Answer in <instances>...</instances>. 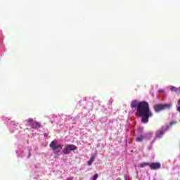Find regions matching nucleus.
I'll return each instance as SVG.
<instances>
[{
  "label": "nucleus",
  "instance_id": "f8f14e48",
  "mask_svg": "<svg viewBox=\"0 0 180 180\" xmlns=\"http://www.w3.org/2000/svg\"><path fill=\"white\" fill-rule=\"evenodd\" d=\"M170 90L171 91H174V92H176V93H179V90L178 89V88H176L175 86H172L170 88Z\"/></svg>",
  "mask_w": 180,
  "mask_h": 180
},
{
  "label": "nucleus",
  "instance_id": "1a4fd4ad",
  "mask_svg": "<svg viewBox=\"0 0 180 180\" xmlns=\"http://www.w3.org/2000/svg\"><path fill=\"white\" fill-rule=\"evenodd\" d=\"M144 139H145L144 136L141 135L140 136L136 138V141H137V143H141V141H143Z\"/></svg>",
  "mask_w": 180,
  "mask_h": 180
},
{
  "label": "nucleus",
  "instance_id": "7ed1b4c3",
  "mask_svg": "<svg viewBox=\"0 0 180 180\" xmlns=\"http://www.w3.org/2000/svg\"><path fill=\"white\" fill-rule=\"evenodd\" d=\"M171 106H172V104H155L153 106V109L156 113H158L160 112H162V110H165L166 109H170Z\"/></svg>",
  "mask_w": 180,
  "mask_h": 180
},
{
  "label": "nucleus",
  "instance_id": "20e7f679",
  "mask_svg": "<svg viewBox=\"0 0 180 180\" xmlns=\"http://www.w3.org/2000/svg\"><path fill=\"white\" fill-rule=\"evenodd\" d=\"M75 150H77V146L75 145H67L63 149V153L65 155H68L70 153H71V151H75Z\"/></svg>",
  "mask_w": 180,
  "mask_h": 180
},
{
  "label": "nucleus",
  "instance_id": "423d86ee",
  "mask_svg": "<svg viewBox=\"0 0 180 180\" xmlns=\"http://www.w3.org/2000/svg\"><path fill=\"white\" fill-rule=\"evenodd\" d=\"M149 167L153 170L160 169L161 168V164L160 162L149 163Z\"/></svg>",
  "mask_w": 180,
  "mask_h": 180
},
{
  "label": "nucleus",
  "instance_id": "f257e3e1",
  "mask_svg": "<svg viewBox=\"0 0 180 180\" xmlns=\"http://www.w3.org/2000/svg\"><path fill=\"white\" fill-rule=\"evenodd\" d=\"M131 109H136L135 115L137 117H142L141 123L147 124L150 117H153L154 114L150 110V104L147 101H140L133 100L131 102Z\"/></svg>",
  "mask_w": 180,
  "mask_h": 180
},
{
  "label": "nucleus",
  "instance_id": "ddd939ff",
  "mask_svg": "<svg viewBox=\"0 0 180 180\" xmlns=\"http://www.w3.org/2000/svg\"><path fill=\"white\" fill-rule=\"evenodd\" d=\"M176 109H177V112H179L180 113V98L177 101Z\"/></svg>",
  "mask_w": 180,
  "mask_h": 180
},
{
  "label": "nucleus",
  "instance_id": "9b49d317",
  "mask_svg": "<svg viewBox=\"0 0 180 180\" xmlns=\"http://www.w3.org/2000/svg\"><path fill=\"white\" fill-rule=\"evenodd\" d=\"M174 124H176V121H172V122H170L169 126H167L165 130L169 129L171 126H174Z\"/></svg>",
  "mask_w": 180,
  "mask_h": 180
},
{
  "label": "nucleus",
  "instance_id": "2eb2a0df",
  "mask_svg": "<svg viewBox=\"0 0 180 180\" xmlns=\"http://www.w3.org/2000/svg\"><path fill=\"white\" fill-rule=\"evenodd\" d=\"M124 179H125V180H130V178H129V176L125 175V176H124Z\"/></svg>",
  "mask_w": 180,
  "mask_h": 180
},
{
  "label": "nucleus",
  "instance_id": "4468645a",
  "mask_svg": "<svg viewBox=\"0 0 180 180\" xmlns=\"http://www.w3.org/2000/svg\"><path fill=\"white\" fill-rule=\"evenodd\" d=\"M98 174H94V176H93V180L98 179Z\"/></svg>",
  "mask_w": 180,
  "mask_h": 180
},
{
  "label": "nucleus",
  "instance_id": "6e6552de",
  "mask_svg": "<svg viewBox=\"0 0 180 180\" xmlns=\"http://www.w3.org/2000/svg\"><path fill=\"white\" fill-rule=\"evenodd\" d=\"M150 162H141L139 165V168H144L145 167H149Z\"/></svg>",
  "mask_w": 180,
  "mask_h": 180
},
{
  "label": "nucleus",
  "instance_id": "9d476101",
  "mask_svg": "<svg viewBox=\"0 0 180 180\" xmlns=\"http://www.w3.org/2000/svg\"><path fill=\"white\" fill-rule=\"evenodd\" d=\"M95 161V156L92 155L90 160L87 161V165H92V163Z\"/></svg>",
  "mask_w": 180,
  "mask_h": 180
},
{
  "label": "nucleus",
  "instance_id": "39448f33",
  "mask_svg": "<svg viewBox=\"0 0 180 180\" xmlns=\"http://www.w3.org/2000/svg\"><path fill=\"white\" fill-rule=\"evenodd\" d=\"M27 123L31 125L32 129H40L41 127V124H39L36 121H33L32 119H29L27 120Z\"/></svg>",
  "mask_w": 180,
  "mask_h": 180
},
{
  "label": "nucleus",
  "instance_id": "0eeeda50",
  "mask_svg": "<svg viewBox=\"0 0 180 180\" xmlns=\"http://www.w3.org/2000/svg\"><path fill=\"white\" fill-rule=\"evenodd\" d=\"M164 128H162L161 129H159L156 131V136L158 137V139H162V136H164Z\"/></svg>",
  "mask_w": 180,
  "mask_h": 180
},
{
  "label": "nucleus",
  "instance_id": "f03ea898",
  "mask_svg": "<svg viewBox=\"0 0 180 180\" xmlns=\"http://www.w3.org/2000/svg\"><path fill=\"white\" fill-rule=\"evenodd\" d=\"M49 147L53 150L55 158L60 157V153L63 150V145L58 144L57 139H54L49 144Z\"/></svg>",
  "mask_w": 180,
  "mask_h": 180
},
{
  "label": "nucleus",
  "instance_id": "dca6fc26",
  "mask_svg": "<svg viewBox=\"0 0 180 180\" xmlns=\"http://www.w3.org/2000/svg\"><path fill=\"white\" fill-rule=\"evenodd\" d=\"M66 180H74V177H68Z\"/></svg>",
  "mask_w": 180,
  "mask_h": 180
}]
</instances>
